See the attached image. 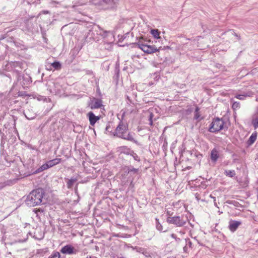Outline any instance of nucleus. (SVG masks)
<instances>
[{"label": "nucleus", "mask_w": 258, "mask_h": 258, "mask_svg": "<svg viewBox=\"0 0 258 258\" xmlns=\"http://www.w3.org/2000/svg\"><path fill=\"white\" fill-rule=\"evenodd\" d=\"M44 194V190L41 188L32 190L27 196V204L32 207L39 205L42 202Z\"/></svg>", "instance_id": "1"}, {"label": "nucleus", "mask_w": 258, "mask_h": 258, "mask_svg": "<svg viewBox=\"0 0 258 258\" xmlns=\"http://www.w3.org/2000/svg\"><path fill=\"white\" fill-rule=\"evenodd\" d=\"M114 135L126 140L133 141L134 138L128 132V125L126 123L120 121L114 132Z\"/></svg>", "instance_id": "2"}, {"label": "nucleus", "mask_w": 258, "mask_h": 258, "mask_svg": "<svg viewBox=\"0 0 258 258\" xmlns=\"http://www.w3.org/2000/svg\"><path fill=\"white\" fill-rule=\"evenodd\" d=\"M151 41L147 40L141 37L138 40L137 45L139 48L142 49L145 53L151 54L158 51V49L154 46L149 44Z\"/></svg>", "instance_id": "3"}, {"label": "nucleus", "mask_w": 258, "mask_h": 258, "mask_svg": "<svg viewBox=\"0 0 258 258\" xmlns=\"http://www.w3.org/2000/svg\"><path fill=\"white\" fill-rule=\"evenodd\" d=\"M224 122L223 119L218 117L214 119L210 125L209 131L211 133H216L224 127Z\"/></svg>", "instance_id": "4"}, {"label": "nucleus", "mask_w": 258, "mask_h": 258, "mask_svg": "<svg viewBox=\"0 0 258 258\" xmlns=\"http://www.w3.org/2000/svg\"><path fill=\"white\" fill-rule=\"evenodd\" d=\"M167 221L168 223L175 224L177 226H182L185 223V222L179 216L168 217Z\"/></svg>", "instance_id": "5"}, {"label": "nucleus", "mask_w": 258, "mask_h": 258, "mask_svg": "<svg viewBox=\"0 0 258 258\" xmlns=\"http://www.w3.org/2000/svg\"><path fill=\"white\" fill-rule=\"evenodd\" d=\"M87 116L88 117L90 124L92 126H94L96 122L101 118L100 116H96L92 111L89 112Z\"/></svg>", "instance_id": "6"}, {"label": "nucleus", "mask_w": 258, "mask_h": 258, "mask_svg": "<svg viewBox=\"0 0 258 258\" xmlns=\"http://www.w3.org/2000/svg\"><path fill=\"white\" fill-rule=\"evenodd\" d=\"M60 251L63 254H72L76 253V250H75L74 247L70 244L63 246L61 249Z\"/></svg>", "instance_id": "7"}, {"label": "nucleus", "mask_w": 258, "mask_h": 258, "mask_svg": "<svg viewBox=\"0 0 258 258\" xmlns=\"http://www.w3.org/2000/svg\"><path fill=\"white\" fill-rule=\"evenodd\" d=\"M90 106L92 109L100 108L102 106V101L101 99L93 98L90 104Z\"/></svg>", "instance_id": "8"}, {"label": "nucleus", "mask_w": 258, "mask_h": 258, "mask_svg": "<svg viewBox=\"0 0 258 258\" xmlns=\"http://www.w3.org/2000/svg\"><path fill=\"white\" fill-rule=\"evenodd\" d=\"M240 224L241 223L238 221H232L229 225V229L231 231H234L236 230Z\"/></svg>", "instance_id": "9"}, {"label": "nucleus", "mask_w": 258, "mask_h": 258, "mask_svg": "<svg viewBox=\"0 0 258 258\" xmlns=\"http://www.w3.org/2000/svg\"><path fill=\"white\" fill-rule=\"evenodd\" d=\"M218 153V150L215 148L211 151V158L213 161H216L218 159L219 157Z\"/></svg>", "instance_id": "10"}, {"label": "nucleus", "mask_w": 258, "mask_h": 258, "mask_svg": "<svg viewBox=\"0 0 258 258\" xmlns=\"http://www.w3.org/2000/svg\"><path fill=\"white\" fill-rule=\"evenodd\" d=\"M61 161V159L60 158H55L54 159L50 160L47 162L49 167H53L54 165L58 164Z\"/></svg>", "instance_id": "11"}, {"label": "nucleus", "mask_w": 258, "mask_h": 258, "mask_svg": "<svg viewBox=\"0 0 258 258\" xmlns=\"http://www.w3.org/2000/svg\"><path fill=\"white\" fill-rule=\"evenodd\" d=\"M49 168H50V167L48 165V163L47 162L45 164H43L39 168H38L34 173H38L41 172L45 170H46L47 169H48Z\"/></svg>", "instance_id": "12"}, {"label": "nucleus", "mask_w": 258, "mask_h": 258, "mask_svg": "<svg viewBox=\"0 0 258 258\" xmlns=\"http://www.w3.org/2000/svg\"><path fill=\"white\" fill-rule=\"evenodd\" d=\"M151 33L156 39L160 38V32L158 29H153L151 31Z\"/></svg>", "instance_id": "13"}, {"label": "nucleus", "mask_w": 258, "mask_h": 258, "mask_svg": "<svg viewBox=\"0 0 258 258\" xmlns=\"http://www.w3.org/2000/svg\"><path fill=\"white\" fill-rule=\"evenodd\" d=\"M250 95H248L247 93H244L243 94H236L235 96V97L239 100H244L245 97H250Z\"/></svg>", "instance_id": "14"}, {"label": "nucleus", "mask_w": 258, "mask_h": 258, "mask_svg": "<svg viewBox=\"0 0 258 258\" xmlns=\"http://www.w3.org/2000/svg\"><path fill=\"white\" fill-rule=\"evenodd\" d=\"M257 138V133L256 132L253 133L252 135L250 136L248 142L250 144H253L256 140Z\"/></svg>", "instance_id": "15"}, {"label": "nucleus", "mask_w": 258, "mask_h": 258, "mask_svg": "<svg viewBox=\"0 0 258 258\" xmlns=\"http://www.w3.org/2000/svg\"><path fill=\"white\" fill-rule=\"evenodd\" d=\"M224 174L229 177H233L235 175V171L234 170H225Z\"/></svg>", "instance_id": "16"}, {"label": "nucleus", "mask_w": 258, "mask_h": 258, "mask_svg": "<svg viewBox=\"0 0 258 258\" xmlns=\"http://www.w3.org/2000/svg\"><path fill=\"white\" fill-rule=\"evenodd\" d=\"M51 66L57 70H60L61 68V65L58 61H54L53 63H51Z\"/></svg>", "instance_id": "17"}, {"label": "nucleus", "mask_w": 258, "mask_h": 258, "mask_svg": "<svg viewBox=\"0 0 258 258\" xmlns=\"http://www.w3.org/2000/svg\"><path fill=\"white\" fill-rule=\"evenodd\" d=\"M76 181V179H69L68 182H67V187L68 188H71L74 183Z\"/></svg>", "instance_id": "18"}, {"label": "nucleus", "mask_w": 258, "mask_h": 258, "mask_svg": "<svg viewBox=\"0 0 258 258\" xmlns=\"http://www.w3.org/2000/svg\"><path fill=\"white\" fill-rule=\"evenodd\" d=\"M60 253L57 251H55L53 252L48 258H60Z\"/></svg>", "instance_id": "19"}, {"label": "nucleus", "mask_w": 258, "mask_h": 258, "mask_svg": "<svg viewBox=\"0 0 258 258\" xmlns=\"http://www.w3.org/2000/svg\"><path fill=\"white\" fill-rule=\"evenodd\" d=\"M232 108L234 110H236V109H239L240 108L239 102H233V103L232 104Z\"/></svg>", "instance_id": "20"}, {"label": "nucleus", "mask_w": 258, "mask_h": 258, "mask_svg": "<svg viewBox=\"0 0 258 258\" xmlns=\"http://www.w3.org/2000/svg\"><path fill=\"white\" fill-rule=\"evenodd\" d=\"M200 116V113L199 112V107H197L195 112V116L194 118L196 119H198Z\"/></svg>", "instance_id": "21"}, {"label": "nucleus", "mask_w": 258, "mask_h": 258, "mask_svg": "<svg viewBox=\"0 0 258 258\" xmlns=\"http://www.w3.org/2000/svg\"><path fill=\"white\" fill-rule=\"evenodd\" d=\"M252 124L253 125L254 128L258 127V117L252 120Z\"/></svg>", "instance_id": "22"}, {"label": "nucleus", "mask_w": 258, "mask_h": 258, "mask_svg": "<svg viewBox=\"0 0 258 258\" xmlns=\"http://www.w3.org/2000/svg\"><path fill=\"white\" fill-rule=\"evenodd\" d=\"M138 169L133 168H132V169H131L128 171V172H134V173H136V172H138Z\"/></svg>", "instance_id": "23"}, {"label": "nucleus", "mask_w": 258, "mask_h": 258, "mask_svg": "<svg viewBox=\"0 0 258 258\" xmlns=\"http://www.w3.org/2000/svg\"><path fill=\"white\" fill-rule=\"evenodd\" d=\"M153 117V113H151L150 115V121L151 124H152V123H153V120H152Z\"/></svg>", "instance_id": "24"}, {"label": "nucleus", "mask_w": 258, "mask_h": 258, "mask_svg": "<svg viewBox=\"0 0 258 258\" xmlns=\"http://www.w3.org/2000/svg\"><path fill=\"white\" fill-rule=\"evenodd\" d=\"M33 211L36 213L37 214L38 212H42V211L40 209H34Z\"/></svg>", "instance_id": "25"}, {"label": "nucleus", "mask_w": 258, "mask_h": 258, "mask_svg": "<svg viewBox=\"0 0 258 258\" xmlns=\"http://www.w3.org/2000/svg\"><path fill=\"white\" fill-rule=\"evenodd\" d=\"M86 258H97L96 257L94 256H87Z\"/></svg>", "instance_id": "26"}, {"label": "nucleus", "mask_w": 258, "mask_h": 258, "mask_svg": "<svg viewBox=\"0 0 258 258\" xmlns=\"http://www.w3.org/2000/svg\"><path fill=\"white\" fill-rule=\"evenodd\" d=\"M109 2H112V0H109Z\"/></svg>", "instance_id": "27"}]
</instances>
